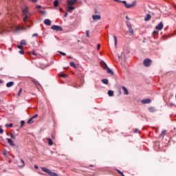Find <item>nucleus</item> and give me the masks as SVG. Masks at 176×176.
Instances as JSON below:
<instances>
[{
  "label": "nucleus",
  "mask_w": 176,
  "mask_h": 176,
  "mask_svg": "<svg viewBox=\"0 0 176 176\" xmlns=\"http://www.w3.org/2000/svg\"><path fill=\"white\" fill-rule=\"evenodd\" d=\"M41 170L44 173H46L47 174H48V175H50V176H58V175H57V173L51 172V170L47 169V168L41 167Z\"/></svg>",
  "instance_id": "obj_1"
},
{
  "label": "nucleus",
  "mask_w": 176,
  "mask_h": 176,
  "mask_svg": "<svg viewBox=\"0 0 176 176\" xmlns=\"http://www.w3.org/2000/svg\"><path fill=\"white\" fill-rule=\"evenodd\" d=\"M152 64V60L149 58H146L144 60V65L145 67H149Z\"/></svg>",
  "instance_id": "obj_2"
},
{
  "label": "nucleus",
  "mask_w": 176,
  "mask_h": 176,
  "mask_svg": "<svg viewBox=\"0 0 176 176\" xmlns=\"http://www.w3.org/2000/svg\"><path fill=\"white\" fill-rule=\"evenodd\" d=\"M66 10L68 12H72V10H75V7H74V5H67Z\"/></svg>",
  "instance_id": "obj_3"
},
{
  "label": "nucleus",
  "mask_w": 176,
  "mask_h": 176,
  "mask_svg": "<svg viewBox=\"0 0 176 176\" xmlns=\"http://www.w3.org/2000/svg\"><path fill=\"white\" fill-rule=\"evenodd\" d=\"M51 28L52 30H54V31H63V28L56 25H52Z\"/></svg>",
  "instance_id": "obj_4"
},
{
  "label": "nucleus",
  "mask_w": 176,
  "mask_h": 176,
  "mask_svg": "<svg viewBox=\"0 0 176 176\" xmlns=\"http://www.w3.org/2000/svg\"><path fill=\"white\" fill-rule=\"evenodd\" d=\"M135 5H137V1H134L131 4L126 3L125 7L127 8V9H130V8H133V6H135Z\"/></svg>",
  "instance_id": "obj_5"
},
{
  "label": "nucleus",
  "mask_w": 176,
  "mask_h": 176,
  "mask_svg": "<svg viewBox=\"0 0 176 176\" xmlns=\"http://www.w3.org/2000/svg\"><path fill=\"white\" fill-rule=\"evenodd\" d=\"M164 25H163V22H160L156 27L155 29L158 30L159 31H161V30H163Z\"/></svg>",
  "instance_id": "obj_6"
},
{
  "label": "nucleus",
  "mask_w": 176,
  "mask_h": 176,
  "mask_svg": "<svg viewBox=\"0 0 176 176\" xmlns=\"http://www.w3.org/2000/svg\"><path fill=\"white\" fill-rule=\"evenodd\" d=\"M78 2V0H67L66 1V5H75Z\"/></svg>",
  "instance_id": "obj_7"
},
{
  "label": "nucleus",
  "mask_w": 176,
  "mask_h": 176,
  "mask_svg": "<svg viewBox=\"0 0 176 176\" xmlns=\"http://www.w3.org/2000/svg\"><path fill=\"white\" fill-rule=\"evenodd\" d=\"M127 27L129 28V32H130V34L134 35V30L133 29V28H131V25H127Z\"/></svg>",
  "instance_id": "obj_8"
},
{
  "label": "nucleus",
  "mask_w": 176,
  "mask_h": 176,
  "mask_svg": "<svg viewBox=\"0 0 176 176\" xmlns=\"http://www.w3.org/2000/svg\"><path fill=\"white\" fill-rule=\"evenodd\" d=\"M151 99H144L142 100V104H151Z\"/></svg>",
  "instance_id": "obj_9"
},
{
  "label": "nucleus",
  "mask_w": 176,
  "mask_h": 176,
  "mask_svg": "<svg viewBox=\"0 0 176 176\" xmlns=\"http://www.w3.org/2000/svg\"><path fill=\"white\" fill-rule=\"evenodd\" d=\"M92 19L95 21H97V20H101V16H100V15H93Z\"/></svg>",
  "instance_id": "obj_10"
},
{
  "label": "nucleus",
  "mask_w": 176,
  "mask_h": 176,
  "mask_svg": "<svg viewBox=\"0 0 176 176\" xmlns=\"http://www.w3.org/2000/svg\"><path fill=\"white\" fill-rule=\"evenodd\" d=\"M122 90H123V91H124V94L125 96H128V94H129V90H127V88H126V87H124V86H122Z\"/></svg>",
  "instance_id": "obj_11"
},
{
  "label": "nucleus",
  "mask_w": 176,
  "mask_h": 176,
  "mask_svg": "<svg viewBox=\"0 0 176 176\" xmlns=\"http://www.w3.org/2000/svg\"><path fill=\"white\" fill-rule=\"evenodd\" d=\"M44 24H45V25H52V21L50 19H45Z\"/></svg>",
  "instance_id": "obj_12"
},
{
  "label": "nucleus",
  "mask_w": 176,
  "mask_h": 176,
  "mask_svg": "<svg viewBox=\"0 0 176 176\" xmlns=\"http://www.w3.org/2000/svg\"><path fill=\"white\" fill-rule=\"evenodd\" d=\"M8 143L11 146H14V142H13V140L12 139L8 138L7 139Z\"/></svg>",
  "instance_id": "obj_13"
},
{
  "label": "nucleus",
  "mask_w": 176,
  "mask_h": 176,
  "mask_svg": "<svg viewBox=\"0 0 176 176\" xmlns=\"http://www.w3.org/2000/svg\"><path fill=\"white\" fill-rule=\"evenodd\" d=\"M22 12L23 14L25 15L28 14V8L25 7L24 8L22 9Z\"/></svg>",
  "instance_id": "obj_14"
},
{
  "label": "nucleus",
  "mask_w": 176,
  "mask_h": 176,
  "mask_svg": "<svg viewBox=\"0 0 176 176\" xmlns=\"http://www.w3.org/2000/svg\"><path fill=\"white\" fill-rule=\"evenodd\" d=\"M32 82H33V83H34L35 86H36V87H40L41 84L39 83V82H38V80L33 79L32 80Z\"/></svg>",
  "instance_id": "obj_15"
},
{
  "label": "nucleus",
  "mask_w": 176,
  "mask_h": 176,
  "mask_svg": "<svg viewBox=\"0 0 176 176\" xmlns=\"http://www.w3.org/2000/svg\"><path fill=\"white\" fill-rule=\"evenodd\" d=\"M14 82H13V81L8 82L6 84L7 87H12V86H14Z\"/></svg>",
  "instance_id": "obj_16"
},
{
  "label": "nucleus",
  "mask_w": 176,
  "mask_h": 176,
  "mask_svg": "<svg viewBox=\"0 0 176 176\" xmlns=\"http://www.w3.org/2000/svg\"><path fill=\"white\" fill-rule=\"evenodd\" d=\"M151 16L149 14H147L144 17V21H149V20H151Z\"/></svg>",
  "instance_id": "obj_17"
},
{
  "label": "nucleus",
  "mask_w": 176,
  "mask_h": 176,
  "mask_svg": "<svg viewBox=\"0 0 176 176\" xmlns=\"http://www.w3.org/2000/svg\"><path fill=\"white\" fill-rule=\"evenodd\" d=\"M166 133H167L166 130H163L162 133L160 134V138H162V137H164Z\"/></svg>",
  "instance_id": "obj_18"
},
{
  "label": "nucleus",
  "mask_w": 176,
  "mask_h": 176,
  "mask_svg": "<svg viewBox=\"0 0 176 176\" xmlns=\"http://www.w3.org/2000/svg\"><path fill=\"white\" fill-rule=\"evenodd\" d=\"M105 70L107 71V74H110V75H113V71L109 69V67H107Z\"/></svg>",
  "instance_id": "obj_19"
},
{
  "label": "nucleus",
  "mask_w": 176,
  "mask_h": 176,
  "mask_svg": "<svg viewBox=\"0 0 176 176\" xmlns=\"http://www.w3.org/2000/svg\"><path fill=\"white\" fill-rule=\"evenodd\" d=\"M25 166V163L23 159H21L19 167H24Z\"/></svg>",
  "instance_id": "obj_20"
},
{
  "label": "nucleus",
  "mask_w": 176,
  "mask_h": 176,
  "mask_svg": "<svg viewBox=\"0 0 176 176\" xmlns=\"http://www.w3.org/2000/svg\"><path fill=\"white\" fill-rule=\"evenodd\" d=\"M70 67H72V68H74L75 69H76L77 67L76 65L74 63V62H70Z\"/></svg>",
  "instance_id": "obj_21"
},
{
  "label": "nucleus",
  "mask_w": 176,
  "mask_h": 176,
  "mask_svg": "<svg viewBox=\"0 0 176 176\" xmlns=\"http://www.w3.org/2000/svg\"><path fill=\"white\" fill-rule=\"evenodd\" d=\"M47 141H48V145H50V146H52V145H53V140H52L51 138L47 139Z\"/></svg>",
  "instance_id": "obj_22"
},
{
  "label": "nucleus",
  "mask_w": 176,
  "mask_h": 176,
  "mask_svg": "<svg viewBox=\"0 0 176 176\" xmlns=\"http://www.w3.org/2000/svg\"><path fill=\"white\" fill-rule=\"evenodd\" d=\"M102 67L104 68V69L108 68V65H107V63H105V62H102Z\"/></svg>",
  "instance_id": "obj_23"
},
{
  "label": "nucleus",
  "mask_w": 176,
  "mask_h": 176,
  "mask_svg": "<svg viewBox=\"0 0 176 176\" xmlns=\"http://www.w3.org/2000/svg\"><path fill=\"white\" fill-rule=\"evenodd\" d=\"M115 46L116 47V45H118V37H116V35L113 36Z\"/></svg>",
  "instance_id": "obj_24"
},
{
  "label": "nucleus",
  "mask_w": 176,
  "mask_h": 176,
  "mask_svg": "<svg viewBox=\"0 0 176 176\" xmlns=\"http://www.w3.org/2000/svg\"><path fill=\"white\" fill-rule=\"evenodd\" d=\"M108 95L109 96V97H113V91H112V90L108 91Z\"/></svg>",
  "instance_id": "obj_25"
},
{
  "label": "nucleus",
  "mask_w": 176,
  "mask_h": 176,
  "mask_svg": "<svg viewBox=\"0 0 176 176\" xmlns=\"http://www.w3.org/2000/svg\"><path fill=\"white\" fill-rule=\"evenodd\" d=\"M34 123V119L31 118L28 121V124H32Z\"/></svg>",
  "instance_id": "obj_26"
},
{
  "label": "nucleus",
  "mask_w": 176,
  "mask_h": 176,
  "mask_svg": "<svg viewBox=\"0 0 176 176\" xmlns=\"http://www.w3.org/2000/svg\"><path fill=\"white\" fill-rule=\"evenodd\" d=\"M59 76H60V78H67V76H68L64 73H60L59 74Z\"/></svg>",
  "instance_id": "obj_27"
},
{
  "label": "nucleus",
  "mask_w": 176,
  "mask_h": 176,
  "mask_svg": "<svg viewBox=\"0 0 176 176\" xmlns=\"http://www.w3.org/2000/svg\"><path fill=\"white\" fill-rule=\"evenodd\" d=\"M108 79H102V82L104 83V85H108Z\"/></svg>",
  "instance_id": "obj_28"
},
{
  "label": "nucleus",
  "mask_w": 176,
  "mask_h": 176,
  "mask_svg": "<svg viewBox=\"0 0 176 176\" xmlns=\"http://www.w3.org/2000/svg\"><path fill=\"white\" fill-rule=\"evenodd\" d=\"M148 111L150 112H155L156 109H155V107H150V108H148Z\"/></svg>",
  "instance_id": "obj_29"
},
{
  "label": "nucleus",
  "mask_w": 176,
  "mask_h": 176,
  "mask_svg": "<svg viewBox=\"0 0 176 176\" xmlns=\"http://www.w3.org/2000/svg\"><path fill=\"white\" fill-rule=\"evenodd\" d=\"M54 6H55L56 8H57V6H58V1L56 0L54 1Z\"/></svg>",
  "instance_id": "obj_30"
},
{
  "label": "nucleus",
  "mask_w": 176,
  "mask_h": 176,
  "mask_svg": "<svg viewBox=\"0 0 176 176\" xmlns=\"http://www.w3.org/2000/svg\"><path fill=\"white\" fill-rule=\"evenodd\" d=\"M28 20V15L26 14L23 18L24 23L27 22Z\"/></svg>",
  "instance_id": "obj_31"
},
{
  "label": "nucleus",
  "mask_w": 176,
  "mask_h": 176,
  "mask_svg": "<svg viewBox=\"0 0 176 176\" xmlns=\"http://www.w3.org/2000/svg\"><path fill=\"white\" fill-rule=\"evenodd\" d=\"M86 36L87 38H90V31H89V30L86 31Z\"/></svg>",
  "instance_id": "obj_32"
},
{
  "label": "nucleus",
  "mask_w": 176,
  "mask_h": 176,
  "mask_svg": "<svg viewBox=\"0 0 176 176\" xmlns=\"http://www.w3.org/2000/svg\"><path fill=\"white\" fill-rule=\"evenodd\" d=\"M21 45H27V42H25V40H22V41H21Z\"/></svg>",
  "instance_id": "obj_33"
},
{
  "label": "nucleus",
  "mask_w": 176,
  "mask_h": 176,
  "mask_svg": "<svg viewBox=\"0 0 176 176\" xmlns=\"http://www.w3.org/2000/svg\"><path fill=\"white\" fill-rule=\"evenodd\" d=\"M23 91V89H20L19 92H18V96L20 97V96H21V93Z\"/></svg>",
  "instance_id": "obj_34"
},
{
  "label": "nucleus",
  "mask_w": 176,
  "mask_h": 176,
  "mask_svg": "<svg viewBox=\"0 0 176 176\" xmlns=\"http://www.w3.org/2000/svg\"><path fill=\"white\" fill-rule=\"evenodd\" d=\"M25 124V122L24 120L21 121V127H23Z\"/></svg>",
  "instance_id": "obj_35"
},
{
  "label": "nucleus",
  "mask_w": 176,
  "mask_h": 176,
  "mask_svg": "<svg viewBox=\"0 0 176 176\" xmlns=\"http://www.w3.org/2000/svg\"><path fill=\"white\" fill-rule=\"evenodd\" d=\"M6 127H13V124L10 123V124H6Z\"/></svg>",
  "instance_id": "obj_36"
},
{
  "label": "nucleus",
  "mask_w": 176,
  "mask_h": 176,
  "mask_svg": "<svg viewBox=\"0 0 176 176\" xmlns=\"http://www.w3.org/2000/svg\"><path fill=\"white\" fill-rule=\"evenodd\" d=\"M3 155L4 156H6L8 155V152L6 151V150L3 151Z\"/></svg>",
  "instance_id": "obj_37"
},
{
  "label": "nucleus",
  "mask_w": 176,
  "mask_h": 176,
  "mask_svg": "<svg viewBox=\"0 0 176 176\" xmlns=\"http://www.w3.org/2000/svg\"><path fill=\"white\" fill-rule=\"evenodd\" d=\"M10 138H13L14 140L16 138V137H14V135H13V133H10Z\"/></svg>",
  "instance_id": "obj_38"
},
{
  "label": "nucleus",
  "mask_w": 176,
  "mask_h": 176,
  "mask_svg": "<svg viewBox=\"0 0 176 176\" xmlns=\"http://www.w3.org/2000/svg\"><path fill=\"white\" fill-rule=\"evenodd\" d=\"M38 114H35L34 116H33L32 117V119H36V118H38Z\"/></svg>",
  "instance_id": "obj_39"
},
{
  "label": "nucleus",
  "mask_w": 176,
  "mask_h": 176,
  "mask_svg": "<svg viewBox=\"0 0 176 176\" xmlns=\"http://www.w3.org/2000/svg\"><path fill=\"white\" fill-rule=\"evenodd\" d=\"M30 2H33V3H36L38 2V0H29Z\"/></svg>",
  "instance_id": "obj_40"
},
{
  "label": "nucleus",
  "mask_w": 176,
  "mask_h": 176,
  "mask_svg": "<svg viewBox=\"0 0 176 176\" xmlns=\"http://www.w3.org/2000/svg\"><path fill=\"white\" fill-rule=\"evenodd\" d=\"M18 49L23 50V45H17Z\"/></svg>",
  "instance_id": "obj_41"
},
{
  "label": "nucleus",
  "mask_w": 176,
  "mask_h": 176,
  "mask_svg": "<svg viewBox=\"0 0 176 176\" xmlns=\"http://www.w3.org/2000/svg\"><path fill=\"white\" fill-rule=\"evenodd\" d=\"M0 134H3V129L0 126Z\"/></svg>",
  "instance_id": "obj_42"
},
{
  "label": "nucleus",
  "mask_w": 176,
  "mask_h": 176,
  "mask_svg": "<svg viewBox=\"0 0 176 176\" xmlns=\"http://www.w3.org/2000/svg\"><path fill=\"white\" fill-rule=\"evenodd\" d=\"M59 53L62 54V56H67V54H65V52H59Z\"/></svg>",
  "instance_id": "obj_43"
},
{
  "label": "nucleus",
  "mask_w": 176,
  "mask_h": 176,
  "mask_svg": "<svg viewBox=\"0 0 176 176\" xmlns=\"http://www.w3.org/2000/svg\"><path fill=\"white\" fill-rule=\"evenodd\" d=\"M20 54H24V50H21L19 51Z\"/></svg>",
  "instance_id": "obj_44"
},
{
  "label": "nucleus",
  "mask_w": 176,
  "mask_h": 176,
  "mask_svg": "<svg viewBox=\"0 0 176 176\" xmlns=\"http://www.w3.org/2000/svg\"><path fill=\"white\" fill-rule=\"evenodd\" d=\"M32 54L33 56H36V52H35V51H32Z\"/></svg>",
  "instance_id": "obj_45"
},
{
  "label": "nucleus",
  "mask_w": 176,
  "mask_h": 176,
  "mask_svg": "<svg viewBox=\"0 0 176 176\" xmlns=\"http://www.w3.org/2000/svg\"><path fill=\"white\" fill-rule=\"evenodd\" d=\"M100 47H101V45H100V44H98V46H97L98 50H100Z\"/></svg>",
  "instance_id": "obj_46"
},
{
  "label": "nucleus",
  "mask_w": 176,
  "mask_h": 176,
  "mask_svg": "<svg viewBox=\"0 0 176 176\" xmlns=\"http://www.w3.org/2000/svg\"><path fill=\"white\" fill-rule=\"evenodd\" d=\"M122 3H124V5H125V6H126V5H127V2H126V1H123Z\"/></svg>",
  "instance_id": "obj_47"
},
{
  "label": "nucleus",
  "mask_w": 176,
  "mask_h": 176,
  "mask_svg": "<svg viewBox=\"0 0 176 176\" xmlns=\"http://www.w3.org/2000/svg\"><path fill=\"white\" fill-rule=\"evenodd\" d=\"M40 12L41 13V14H45V11L43 10H41Z\"/></svg>",
  "instance_id": "obj_48"
},
{
  "label": "nucleus",
  "mask_w": 176,
  "mask_h": 176,
  "mask_svg": "<svg viewBox=\"0 0 176 176\" xmlns=\"http://www.w3.org/2000/svg\"><path fill=\"white\" fill-rule=\"evenodd\" d=\"M32 36H33V37H34V36H38V34H36V33L33 34H32Z\"/></svg>",
  "instance_id": "obj_49"
},
{
  "label": "nucleus",
  "mask_w": 176,
  "mask_h": 176,
  "mask_svg": "<svg viewBox=\"0 0 176 176\" xmlns=\"http://www.w3.org/2000/svg\"><path fill=\"white\" fill-rule=\"evenodd\" d=\"M170 107H174L175 104H174V103L171 102V103H170Z\"/></svg>",
  "instance_id": "obj_50"
},
{
  "label": "nucleus",
  "mask_w": 176,
  "mask_h": 176,
  "mask_svg": "<svg viewBox=\"0 0 176 176\" xmlns=\"http://www.w3.org/2000/svg\"><path fill=\"white\" fill-rule=\"evenodd\" d=\"M153 34H158V32L155 30V31L153 32Z\"/></svg>",
  "instance_id": "obj_51"
},
{
  "label": "nucleus",
  "mask_w": 176,
  "mask_h": 176,
  "mask_svg": "<svg viewBox=\"0 0 176 176\" xmlns=\"http://www.w3.org/2000/svg\"><path fill=\"white\" fill-rule=\"evenodd\" d=\"M40 8H41V6H37L36 7V9H39Z\"/></svg>",
  "instance_id": "obj_52"
},
{
  "label": "nucleus",
  "mask_w": 176,
  "mask_h": 176,
  "mask_svg": "<svg viewBox=\"0 0 176 176\" xmlns=\"http://www.w3.org/2000/svg\"><path fill=\"white\" fill-rule=\"evenodd\" d=\"M134 133H138V129H135Z\"/></svg>",
  "instance_id": "obj_53"
},
{
  "label": "nucleus",
  "mask_w": 176,
  "mask_h": 176,
  "mask_svg": "<svg viewBox=\"0 0 176 176\" xmlns=\"http://www.w3.org/2000/svg\"><path fill=\"white\" fill-rule=\"evenodd\" d=\"M34 168H36V170H38V166H34Z\"/></svg>",
  "instance_id": "obj_54"
},
{
  "label": "nucleus",
  "mask_w": 176,
  "mask_h": 176,
  "mask_svg": "<svg viewBox=\"0 0 176 176\" xmlns=\"http://www.w3.org/2000/svg\"><path fill=\"white\" fill-rule=\"evenodd\" d=\"M67 16H68V13L66 12V13L65 14V17H67Z\"/></svg>",
  "instance_id": "obj_55"
},
{
  "label": "nucleus",
  "mask_w": 176,
  "mask_h": 176,
  "mask_svg": "<svg viewBox=\"0 0 176 176\" xmlns=\"http://www.w3.org/2000/svg\"><path fill=\"white\" fill-rule=\"evenodd\" d=\"M0 83H3V80L0 79Z\"/></svg>",
  "instance_id": "obj_56"
},
{
  "label": "nucleus",
  "mask_w": 176,
  "mask_h": 176,
  "mask_svg": "<svg viewBox=\"0 0 176 176\" xmlns=\"http://www.w3.org/2000/svg\"><path fill=\"white\" fill-rule=\"evenodd\" d=\"M116 2H119V0H114Z\"/></svg>",
  "instance_id": "obj_57"
},
{
  "label": "nucleus",
  "mask_w": 176,
  "mask_h": 176,
  "mask_svg": "<svg viewBox=\"0 0 176 176\" xmlns=\"http://www.w3.org/2000/svg\"><path fill=\"white\" fill-rule=\"evenodd\" d=\"M89 167H93V165H89Z\"/></svg>",
  "instance_id": "obj_58"
},
{
  "label": "nucleus",
  "mask_w": 176,
  "mask_h": 176,
  "mask_svg": "<svg viewBox=\"0 0 176 176\" xmlns=\"http://www.w3.org/2000/svg\"><path fill=\"white\" fill-rule=\"evenodd\" d=\"M69 58H72V56H69Z\"/></svg>",
  "instance_id": "obj_59"
},
{
  "label": "nucleus",
  "mask_w": 176,
  "mask_h": 176,
  "mask_svg": "<svg viewBox=\"0 0 176 176\" xmlns=\"http://www.w3.org/2000/svg\"><path fill=\"white\" fill-rule=\"evenodd\" d=\"M96 13H97V10H96Z\"/></svg>",
  "instance_id": "obj_60"
}]
</instances>
